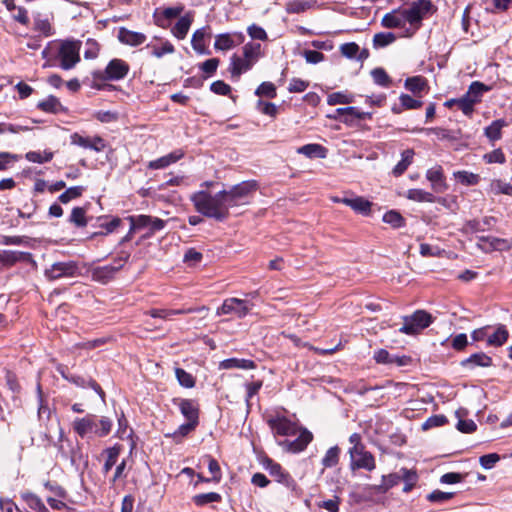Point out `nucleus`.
Masks as SVG:
<instances>
[{
  "mask_svg": "<svg viewBox=\"0 0 512 512\" xmlns=\"http://www.w3.org/2000/svg\"><path fill=\"white\" fill-rule=\"evenodd\" d=\"M258 188L257 181L248 180L232 186L229 190H222L215 195L205 190L197 191L190 196V200L197 212L205 217L222 222L228 218L230 208L248 204L249 199Z\"/></svg>",
  "mask_w": 512,
  "mask_h": 512,
  "instance_id": "f257e3e1",
  "label": "nucleus"
},
{
  "mask_svg": "<svg viewBox=\"0 0 512 512\" xmlns=\"http://www.w3.org/2000/svg\"><path fill=\"white\" fill-rule=\"evenodd\" d=\"M258 188L257 181L248 180L232 186L229 190H222L215 195L205 190L197 191L190 196V200L197 212L205 217L222 222L228 218L230 208L248 204L249 199Z\"/></svg>",
  "mask_w": 512,
  "mask_h": 512,
  "instance_id": "f03ea898",
  "label": "nucleus"
},
{
  "mask_svg": "<svg viewBox=\"0 0 512 512\" xmlns=\"http://www.w3.org/2000/svg\"><path fill=\"white\" fill-rule=\"evenodd\" d=\"M112 425L113 423L110 418L102 417L97 420L94 414H87L85 417L76 418L72 423L74 432L81 438L89 435L105 437L111 432Z\"/></svg>",
  "mask_w": 512,
  "mask_h": 512,
  "instance_id": "7ed1b4c3",
  "label": "nucleus"
},
{
  "mask_svg": "<svg viewBox=\"0 0 512 512\" xmlns=\"http://www.w3.org/2000/svg\"><path fill=\"white\" fill-rule=\"evenodd\" d=\"M130 71L129 64L119 58L110 60L104 70H97L92 72L93 85L92 87L103 90L112 88V85L106 84V81H119L124 79Z\"/></svg>",
  "mask_w": 512,
  "mask_h": 512,
  "instance_id": "20e7f679",
  "label": "nucleus"
},
{
  "mask_svg": "<svg viewBox=\"0 0 512 512\" xmlns=\"http://www.w3.org/2000/svg\"><path fill=\"white\" fill-rule=\"evenodd\" d=\"M130 255V251L122 250L114 259V264L92 268L90 270L92 280L101 284L109 283L123 268L124 264L129 260Z\"/></svg>",
  "mask_w": 512,
  "mask_h": 512,
  "instance_id": "39448f33",
  "label": "nucleus"
},
{
  "mask_svg": "<svg viewBox=\"0 0 512 512\" xmlns=\"http://www.w3.org/2000/svg\"><path fill=\"white\" fill-rule=\"evenodd\" d=\"M81 41L75 39L62 40L59 43L56 58L63 70H70L80 62Z\"/></svg>",
  "mask_w": 512,
  "mask_h": 512,
  "instance_id": "423d86ee",
  "label": "nucleus"
},
{
  "mask_svg": "<svg viewBox=\"0 0 512 512\" xmlns=\"http://www.w3.org/2000/svg\"><path fill=\"white\" fill-rule=\"evenodd\" d=\"M490 90V87L482 82L474 81L470 84L467 92L459 98L458 108L466 116H471L474 112V106L480 103L484 92Z\"/></svg>",
  "mask_w": 512,
  "mask_h": 512,
  "instance_id": "0eeeda50",
  "label": "nucleus"
},
{
  "mask_svg": "<svg viewBox=\"0 0 512 512\" xmlns=\"http://www.w3.org/2000/svg\"><path fill=\"white\" fill-rule=\"evenodd\" d=\"M431 0H415L408 8L402 9L406 22L413 28L414 33L422 24V20L431 12Z\"/></svg>",
  "mask_w": 512,
  "mask_h": 512,
  "instance_id": "6e6552de",
  "label": "nucleus"
},
{
  "mask_svg": "<svg viewBox=\"0 0 512 512\" xmlns=\"http://www.w3.org/2000/svg\"><path fill=\"white\" fill-rule=\"evenodd\" d=\"M60 441L59 453L63 458L68 459L71 465L76 469H79L80 466H87V456L83 454L81 445L77 440L73 442L70 439H63L61 433Z\"/></svg>",
  "mask_w": 512,
  "mask_h": 512,
  "instance_id": "1a4fd4ad",
  "label": "nucleus"
},
{
  "mask_svg": "<svg viewBox=\"0 0 512 512\" xmlns=\"http://www.w3.org/2000/svg\"><path fill=\"white\" fill-rule=\"evenodd\" d=\"M403 321V326L399 329V332L407 335H416L429 327L433 318L428 312L417 310L410 316H404Z\"/></svg>",
  "mask_w": 512,
  "mask_h": 512,
  "instance_id": "9d476101",
  "label": "nucleus"
},
{
  "mask_svg": "<svg viewBox=\"0 0 512 512\" xmlns=\"http://www.w3.org/2000/svg\"><path fill=\"white\" fill-rule=\"evenodd\" d=\"M79 274V266L75 261L55 262L44 271L45 277L50 280L74 277Z\"/></svg>",
  "mask_w": 512,
  "mask_h": 512,
  "instance_id": "9b49d317",
  "label": "nucleus"
},
{
  "mask_svg": "<svg viewBox=\"0 0 512 512\" xmlns=\"http://www.w3.org/2000/svg\"><path fill=\"white\" fill-rule=\"evenodd\" d=\"M253 304L247 300L238 298H227L223 301L222 305L217 309V315L233 314L237 318H244L251 310Z\"/></svg>",
  "mask_w": 512,
  "mask_h": 512,
  "instance_id": "f8f14e48",
  "label": "nucleus"
},
{
  "mask_svg": "<svg viewBox=\"0 0 512 512\" xmlns=\"http://www.w3.org/2000/svg\"><path fill=\"white\" fill-rule=\"evenodd\" d=\"M349 454L352 469H366L368 471L375 469V458L372 453L365 450L364 446L351 447Z\"/></svg>",
  "mask_w": 512,
  "mask_h": 512,
  "instance_id": "ddd939ff",
  "label": "nucleus"
},
{
  "mask_svg": "<svg viewBox=\"0 0 512 512\" xmlns=\"http://www.w3.org/2000/svg\"><path fill=\"white\" fill-rule=\"evenodd\" d=\"M266 469L269 471L270 475L275 478L277 482L283 484L292 491L296 490V481L289 473L283 470L280 464L272 460H268L266 464Z\"/></svg>",
  "mask_w": 512,
  "mask_h": 512,
  "instance_id": "4468645a",
  "label": "nucleus"
},
{
  "mask_svg": "<svg viewBox=\"0 0 512 512\" xmlns=\"http://www.w3.org/2000/svg\"><path fill=\"white\" fill-rule=\"evenodd\" d=\"M336 113L342 115L341 122L347 126L353 127L357 125L360 120L371 119V112H362L357 107L348 106L345 108L336 109Z\"/></svg>",
  "mask_w": 512,
  "mask_h": 512,
  "instance_id": "2eb2a0df",
  "label": "nucleus"
},
{
  "mask_svg": "<svg viewBox=\"0 0 512 512\" xmlns=\"http://www.w3.org/2000/svg\"><path fill=\"white\" fill-rule=\"evenodd\" d=\"M267 422L269 427L281 436L295 435L298 430L296 424L284 416L270 418Z\"/></svg>",
  "mask_w": 512,
  "mask_h": 512,
  "instance_id": "dca6fc26",
  "label": "nucleus"
},
{
  "mask_svg": "<svg viewBox=\"0 0 512 512\" xmlns=\"http://www.w3.org/2000/svg\"><path fill=\"white\" fill-rule=\"evenodd\" d=\"M173 403L178 406L181 414L187 421L199 423V406L195 400L175 398Z\"/></svg>",
  "mask_w": 512,
  "mask_h": 512,
  "instance_id": "f3484780",
  "label": "nucleus"
},
{
  "mask_svg": "<svg viewBox=\"0 0 512 512\" xmlns=\"http://www.w3.org/2000/svg\"><path fill=\"white\" fill-rule=\"evenodd\" d=\"M496 224V218L493 216H486L483 219L468 220L463 224L462 232L465 234H473L478 232H485L491 230Z\"/></svg>",
  "mask_w": 512,
  "mask_h": 512,
  "instance_id": "a211bd4d",
  "label": "nucleus"
},
{
  "mask_svg": "<svg viewBox=\"0 0 512 512\" xmlns=\"http://www.w3.org/2000/svg\"><path fill=\"white\" fill-rule=\"evenodd\" d=\"M426 178L431 183V188L435 193H443L447 190L448 186L441 166L428 169Z\"/></svg>",
  "mask_w": 512,
  "mask_h": 512,
  "instance_id": "6ab92c4d",
  "label": "nucleus"
},
{
  "mask_svg": "<svg viewBox=\"0 0 512 512\" xmlns=\"http://www.w3.org/2000/svg\"><path fill=\"white\" fill-rule=\"evenodd\" d=\"M32 254L29 252L0 250V264L12 266L17 262H32Z\"/></svg>",
  "mask_w": 512,
  "mask_h": 512,
  "instance_id": "aec40b11",
  "label": "nucleus"
},
{
  "mask_svg": "<svg viewBox=\"0 0 512 512\" xmlns=\"http://www.w3.org/2000/svg\"><path fill=\"white\" fill-rule=\"evenodd\" d=\"M254 65L245 59L243 56H239L237 54H233L230 57V64L228 71L230 72L232 78L239 79V77L252 69Z\"/></svg>",
  "mask_w": 512,
  "mask_h": 512,
  "instance_id": "412c9836",
  "label": "nucleus"
},
{
  "mask_svg": "<svg viewBox=\"0 0 512 512\" xmlns=\"http://www.w3.org/2000/svg\"><path fill=\"white\" fill-rule=\"evenodd\" d=\"M118 40L129 46H139L146 41V35L121 27L118 31Z\"/></svg>",
  "mask_w": 512,
  "mask_h": 512,
  "instance_id": "4be33fe9",
  "label": "nucleus"
},
{
  "mask_svg": "<svg viewBox=\"0 0 512 512\" xmlns=\"http://www.w3.org/2000/svg\"><path fill=\"white\" fill-rule=\"evenodd\" d=\"M205 309L206 308L204 306L201 308H188V309H151L147 312V314H149L153 318H160V319L167 320V319H170L171 316L200 312Z\"/></svg>",
  "mask_w": 512,
  "mask_h": 512,
  "instance_id": "5701e85b",
  "label": "nucleus"
},
{
  "mask_svg": "<svg viewBox=\"0 0 512 512\" xmlns=\"http://www.w3.org/2000/svg\"><path fill=\"white\" fill-rule=\"evenodd\" d=\"M405 23L406 20L401 8L386 13L381 20V25L390 29L402 28L404 27Z\"/></svg>",
  "mask_w": 512,
  "mask_h": 512,
  "instance_id": "b1692460",
  "label": "nucleus"
},
{
  "mask_svg": "<svg viewBox=\"0 0 512 512\" xmlns=\"http://www.w3.org/2000/svg\"><path fill=\"white\" fill-rule=\"evenodd\" d=\"M184 156V152L181 149L175 150L165 156H162L156 160L149 162L148 167L150 169H163L169 165L177 162Z\"/></svg>",
  "mask_w": 512,
  "mask_h": 512,
  "instance_id": "393cba45",
  "label": "nucleus"
},
{
  "mask_svg": "<svg viewBox=\"0 0 512 512\" xmlns=\"http://www.w3.org/2000/svg\"><path fill=\"white\" fill-rule=\"evenodd\" d=\"M193 19L194 16L192 12H188L181 16L171 30L173 35L180 40L184 39L190 29Z\"/></svg>",
  "mask_w": 512,
  "mask_h": 512,
  "instance_id": "a878e982",
  "label": "nucleus"
},
{
  "mask_svg": "<svg viewBox=\"0 0 512 512\" xmlns=\"http://www.w3.org/2000/svg\"><path fill=\"white\" fill-rule=\"evenodd\" d=\"M461 365L470 369L475 367H490L492 365V358L483 352H478L464 359Z\"/></svg>",
  "mask_w": 512,
  "mask_h": 512,
  "instance_id": "bb28decb",
  "label": "nucleus"
},
{
  "mask_svg": "<svg viewBox=\"0 0 512 512\" xmlns=\"http://www.w3.org/2000/svg\"><path fill=\"white\" fill-rule=\"evenodd\" d=\"M297 153L306 156L307 158H326L327 148L320 144L311 143L306 144L297 149Z\"/></svg>",
  "mask_w": 512,
  "mask_h": 512,
  "instance_id": "cd10ccee",
  "label": "nucleus"
},
{
  "mask_svg": "<svg viewBox=\"0 0 512 512\" xmlns=\"http://www.w3.org/2000/svg\"><path fill=\"white\" fill-rule=\"evenodd\" d=\"M400 106L392 108L393 113L400 114L403 110H414L422 107L423 102L408 94H401L399 97Z\"/></svg>",
  "mask_w": 512,
  "mask_h": 512,
  "instance_id": "c85d7f7f",
  "label": "nucleus"
},
{
  "mask_svg": "<svg viewBox=\"0 0 512 512\" xmlns=\"http://www.w3.org/2000/svg\"><path fill=\"white\" fill-rule=\"evenodd\" d=\"M221 369H254L256 364L254 361L249 359H238V358H229L220 362Z\"/></svg>",
  "mask_w": 512,
  "mask_h": 512,
  "instance_id": "c756f323",
  "label": "nucleus"
},
{
  "mask_svg": "<svg viewBox=\"0 0 512 512\" xmlns=\"http://www.w3.org/2000/svg\"><path fill=\"white\" fill-rule=\"evenodd\" d=\"M261 49L260 43L248 42L242 47V56L255 65L262 57Z\"/></svg>",
  "mask_w": 512,
  "mask_h": 512,
  "instance_id": "7c9ffc66",
  "label": "nucleus"
},
{
  "mask_svg": "<svg viewBox=\"0 0 512 512\" xmlns=\"http://www.w3.org/2000/svg\"><path fill=\"white\" fill-rule=\"evenodd\" d=\"M312 439V433L304 429L295 440L289 442V450L292 452H301L308 446Z\"/></svg>",
  "mask_w": 512,
  "mask_h": 512,
  "instance_id": "2f4dec72",
  "label": "nucleus"
},
{
  "mask_svg": "<svg viewBox=\"0 0 512 512\" xmlns=\"http://www.w3.org/2000/svg\"><path fill=\"white\" fill-rule=\"evenodd\" d=\"M414 157V151L412 149H406L401 153V160L395 165L392 173L395 177L401 176L407 168L412 164Z\"/></svg>",
  "mask_w": 512,
  "mask_h": 512,
  "instance_id": "473e14b6",
  "label": "nucleus"
},
{
  "mask_svg": "<svg viewBox=\"0 0 512 512\" xmlns=\"http://www.w3.org/2000/svg\"><path fill=\"white\" fill-rule=\"evenodd\" d=\"M508 126V123L504 119L494 120L489 126H487L484 130L485 136L492 142L501 139L502 137V128Z\"/></svg>",
  "mask_w": 512,
  "mask_h": 512,
  "instance_id": "72a5a7b5",
  "label": "nucleus"
},
{
  "mask_svg": "<svg viewBox=\"0 0 512 512\" xmlns=\"http://www.w3.org/2000/svg\"><path fill=\"white\" fill-rule=\"evenodd\" d=\"M69 382L73 383L74 385L78 387L85 388L87 386L91 387L94 391H96L102 400H104L105 393L101 386L93 379H85L84 377L73 375L69 378Z\"/></svg>",
  "mask_w": 512,
  "mask_h": 512,
  "instance_id": "f704fd0d",
  "label": "nucleus"
},
{
  "mask_svg": "<svg viewBox=\"0 0 512 512\" xmlns=\"http://www.w3.org/2000/svg\"><path fill=\"white\" fill-rule=\"evenodd\" d=\"M406 198L415 202H436V196L433 193L417 188L409 189L406 193Z\"/></svg>",
  "mask_w": 512,
  "mask_h": 512,
  "instance_id": "c9c22d12",
  "label": "nucleus"
},
{
  "mask_svg": "<svg viewBox=\"0 0 512 512\" xmlns=\"http://www.w3.org/2000/svg\"><path fill=\"white\" fill-rule=\"evenodd\" d=\"M121 452V446L116 444L112 447H109L104 450V454L106 455V460L103 464V473L107 474L112 467L116 464L118 457Z\"/></svg>",
  "mask_w": 512,
  "mask_h": 512,
  "instance_id": "e433bc0d",
  "label": "nucleus"
},
{
  "mask_svg": "<svg viewBox=\"0 0 512 512\" xmlns=\"http://www.w3.org/2000/svg\"><path fill=\"white\" fill-rule=\"evenodd\" d=\"M37 108L47 112V113H53L57 114L61 111H63V106L59 99L53 95H50L47 99L40 101L37 104Z\"/></svg>",
  "mask_w": 512,
  "mask_h": 512,
  "instance_id": "4c0bfd02",
  "label": "nucleus"
},
{
  "mask_svg": "<svg viewBox=\"0 0 512 512\" xmlns=\"http://www.w3.org/2000/svg\"><path fill=\"white\" fill-rule=\"evenodd\" d=\"M374 359L377 363L380 364H390V363H397L399 366L406 365L407 357H394L389 354V352L385 349H379L375 351L374 353Z\"/></svg>",
  "mask_w": 512,
  "mask_h": 512,
  "instance_id": "58836bf2",
  "label": "nucleus"
},
{
  "mask_svg": "<svg viewBox=\"0 0 512 512\" xmlns=\"http://www.w3.org/2000/svg\"><path fill=\"white\" fill-rule=\"evenodd\" d=\"M404 86L414 95H419L427 87V80L422 76L409 77L405 80Z\"/></svg>",
  "mask_w": 512,
  "mask_h": 512,
  "instance_id": "ea45409f",
  "label": "nucleus"
},
{
  "mask_svg": "<svg viewBox=\"0 0 512 512\" xmlns=\"http://www.w3.org/2000/svg\"><path fill=\"white\" fill-rule=\"evenodd\" d=\"M509 333L504 325H499L495 332L488 335L487 344L489 346L499 347L502 346L508 339Z\"/></svg>",
  "mask_w": 512,
  "mask_h": 512,
  "instance_id": "a19ab883",
  "label": "nucleus"
},
{
  "mask_svg": "<svg viewBox=\"0 0 512 512\" xmlns=\"http://www.w3.org/2000/svg\"><path fill=\"white\" fill-rule=\"evenodd\" d=\"M22 499L25 501L27 506L37 512H49L43 501L34 493H23Z\"/></svg>",
  "mask_w": 512,
  "mask_h": 512,
  "instance_id": "79ce46f5",
  "label": "nucleus"
},
{
  "mask_svg": "<svg viewBox=\"0 0 512 512\" xmlns=\"http://www.w3.org/2000/svg\"><path fill=\"white\" fill-rule=\"evenodd\" d=\"M372 203L361 196H356L353 198L351 203V209H353L356 213L362 214L364 216H368L371 213Z\"/></svg>",
  "mask_w": 512,
  "mask_h": 512,
  "instance_id": "37998d69",
  "label": "nucleus"
},
{
  "mask_svg": "<svg viewBox=\"0 0 512 512\" xmlns=\"http://www.w3.org/2000/svg\"><path fill=\"white\" fill-rule=\"evenodd\" d=\"M400 473H402L401 480L404 481L403 492L409 493L415 487L418 481V475L416 471L408 470L406 468H402Z\"/></svg>",
  "mask_w": 512,
  "mask_h": 512,
  "instance_id": "c03bdc74",
  "label": "nucleus"
},
{
  "mask_svg": "<svg viewBox=\"0 0 512 512\" xmlns=\"http://www.w3.org/2000/svg\"><path fill=\"white\" fill-rule=\"evenodd\" d=\"M236 46V42L229 33L218 34L215 38L214 47L216 50L226 51Z\"/></svg>",
  "mask_w": 512,
  "mask_h": 512,
  "instance_id": "a18cd8bd",
  "label": "nucleus"
},
{
  "mask_svg": "<svg viewBox=\"0 0 512 512\" xmlns=\"http://www.w3.org/2000/svg\"><path fill=\"white\" fill-rule=\"evenodd\" d=\"M53 156H54L53 152L49 151V150H45L43 152L29 151L25 154V158L29 162L39 163V164L50 162L53 159Z\"/></svg>",
  "mask_w": 512,
  "mask_h": 512,
  "instance_id": "49530a36",
  "label": "nucleus"
},
{
  "mask_svg": "<svg viewBox=\"0 0 512 512\" xmlns=\"http://www.w3.org/2000/svg\"><path fill=\"white\" fill-rule=\"evenodd\" d=\"M340 449L338 446H333L327 450L322 458V465L324 468H332L339 462Z\"/></svg>",
  "mask_w": 512,
  "mask_h": 512,
  "instance_id": "de8ad7c7",
  "label": "nucleus"
},
{
  "mask_svg": "<svg viewBox=\"0 0 512 512\" xmlns=\"http://www.w3.org/2000/svg\"><path fill=\"white\" fill-rule=\"evenodd\" d=\"M205 35L206 33L204 28L196 30L192 35L191 45L193 49L199 54L206 53V47L204 43Z\"/></svg>",
  "mask_w": 512,
  "mask_h": 512,
  "instance_id": "09e8293b",
  "label": "nucleus"
},
{
  "mask_svg": "<svg viewBox=\"0 0 512 512\" xmlns=\"http://www.w3.org/2000/svg\"><path fill=\"white\" fill-rule=\"evenodd\" d=\"M383 221L393 228H401L405 226L404 217L396 210H390L383 215Z\"/></svg>",
  "mask_w": 512,
  "mask_h": 512,
  "instance_id": "8fccbe9b",
  "label": "nucleus"
},
{
  "mask_svg": "<svg viewBox=\"0 0 512 512\" xmlns=\"http://www.w3.org/2000/svg\"><path fill=\"white\" fill-rule=\"evenodd\" d=\"M396 40V36L391 32L376 33L373 37V46L375 48H383L392 44Z\"/></svg>",
  "mask_w": 512,
  "mask_h": 512,
  "instance_id": "3c124183",
  "label": "nucleus"
},
{
  "mask_svg": "<svg viewBox=\"0 0 512 512\" xmlns=\"http://www.w3.org/2000/svg\"><path fill=\"white\" fill-rule=\"evenodd\" d=\"M175 376L178 383L185 388H193L196 384L195 378L192 374L186 372L182 368H175Z\"/></svg>",
  "mask_w": 512,
  "mask_h": 512,
  "instance_id": "603ef678",
  "label": "nucleus"
},
{
  "mask_svg": "<svg viewBox=\"0 0 512 512\" xmlns=\"http://www.w3.org/2000/svg\"><path fill=\"white\" fill-rule=\"evenodd\" d=\"M84 191L85 188L83 186L70 187L58 197V200L63 204H67L71 200L81 197Z\"/></svg>",
  "mask_w": 512,
  "mask_h": 512,
  "instance_id": "864d4df0",
  "label": "nucleus"
},
{
  "mask_svg": "<svg viewBox=\"0 0 512 512\" xmlns=\"http://www.w3.org/2000/svg\"><path fill=\"white\" fill-rule=\"evenodd\" d=\"M192 500L197 506H204L208 503L220 502L222 500V497L219 493L209 492V493L197 494V495L193 496Z\"/></svg>",
  "mask_w": 512,
  "mask_h": 512,
  "instance_id": "5fc2aeb1",
  "label": "nucleus"
},
{
  "mask_svg": "<svg viewBox=\"0 0 512 512\" xmlns=\"http://www.w3.org/2000/svg\"><path fill=\"white\" fill-rule=\"evenodd\" d=\"M354 101V97L351 94L343 92H334L328 95L327 103L331 106L336 104H350Z\"/></svg>",
  "mask_w": 512,
  "mask_h": 512,
  "instance_id": "6e6d98bb",
  "label": "nucleus"
},
{
  "mask_svg": "<svg viewBox=\"0 0 512 512\" xmlns=\"http://www.w3.org/2000/svg\"><path fill=\"white\" fill-rule=\"evenodd\" d=\"M146 48L151 49V55L156 58H161L165 54H171L175 51L174 46L169 41L163 42L161 46L148 44Z\"/></svg>",
  "mask_w": 512,
  "mask_h": 512,
  "instance_id": "4d7b16f0",
  "label": "nucleus"
},
{
  "mask_svg": "<svg viewBox=\"0 0 512 512\" xmlns=\"http://www.w3.org/2000/svg\"><path fill=\"white\" fill-rule=\"evenodd\" d=\"M478 240L480 242L487 243L491 250H503L508 248V242L506 239L491 236H480Z\"/></svg>",
  "mask_w": 512,
  "mask_h": 512,
  "instance_id": "13d9d810",
  "label": "nucleus"
},
{
  "mask_svg": "<svg viewBox=\"0 0 512 512\" xmlns=\"http://www.w3.org/2000/svg\"><path fill=\"white\" fill-rule=\"evenodd\" d=\"M85 209L82 207H74L72 209L69 221L77 227H85L87 225V219L85 216Z\"/></svg>",
  "mask_w": 512,
  "mask_h": 512,
  "instance_id": "bf43d9fd",
  "label": "nucleus"
},
{
  "mask_svg": "<svg viewBox=\"0 0 512 512\" xmlns=\"http://www.w3.org/2000/svg\"><path fill=\"white\" fill-rule=\"evenodd\" d=\"M100 52V44L91 38H88L85 42L84 58L92 60L98 57Z\"/></svg>",
  "mask_w": 512,
  "mask_h": 512,
  "instance_id": "052dcab7",
  "label": "nucleus"
},
{
  "mask_svg": "<svg viewBox=\"0 0 512 512\" xmlns=\"http://www.w3.org/2000/svg\"><path fill=\"white\" fill-rule=\"evenodd\" d=\"M255 95L259 97L275 98L277 96L276 87L272 82H263L255 90Z\"/></svg>",
  "mask_w": 512,
  "mask_h": 512,
  "instance_id": "680f3d73",
  "label": "nucleus"
},
{
  "mask_svg": "<svg viewBox=\"0 0 512 512\" xmlns=\"http://www.w3.org/2000/svg\"><path fill=\"white\" fill-rule=\"evenodd\" d=\"M371 75L374 82L382 87H388L391 84V79L383 68L373 69Z\"/></svg>",
  "mask_w": 512,
  "mask_h": 512,
  "instance_id": "e2e57ef3",
  "label": "nucleus"
},
{
  "mask_svg": "<svg viewBox=\"0 0 512 512\" xmlns=\"http://www.w3.org/2000/svg\"><path fill=\"white\" fill-rule=\"evenodd\" d=\"M455 178L465 185H476L479 182V175L468 172V171H458L454 173Z\"/></svg>",
  "mask_w": 512,
  "mask_h": 512,
  "instance_id": "0e129e2a",
  "label": "nucleus"
},
{
  "mask_svg": "<svg viewBox=\"0 0 512 512\" xmlns=\"http://www.w3.org/2000/svg\"><path fill=\"white\" fill-rule=\"evenodd\" d=\"M205 459L208 462V470L212 474L211 480L216 483H219L221 480L222 474H221V468H220L218 461L210 455H206Z\"/></svg>",
  "mask_w": 512,
  "mask_h": 512,
  "instance_id": "69168bd1",
  "label": "nucleus"
},
{
  "mask_svg": "<svg viewBox=\"0 0 512 512\" xmlns=\"http://www.w3.org/2000/svg\"><path fill=\"white\" fill-rule=\"evenodd\" d=\"M131 224V231L148 228L149 221H151L150 215H137L130 216L129 218Z\"/></svg>",
  "mask_w": 512,
  "mask_h": 512,
  "instance_id": "338daca9",
  "label": "nucleus"
},
{
  "mask_svg": "<svg viewBox=\"0 0 512 512\" xmlns=\"http://www.w3.org/2000/svg\"><path fill=\"white\" fill-rule=\"evenodd\" d=\"M454 497L452 492H443L440 490H434L427 495V500L432 503H445Z\"/></svg>",
  "mask_w": 512,
  "mask_h": 512,
  "instance_id": "774afa93",
  "label": "nucleus"
}]
</instances>
